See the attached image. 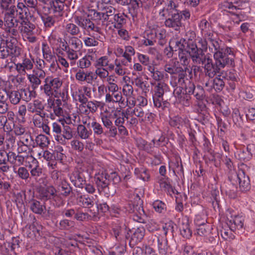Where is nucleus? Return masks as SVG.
<instances>
[{
	"mask_svg": "<svg viewBox=\"0 0 255 255\" xmlns=\"http://www.w3.org/2000/svg\"><path fill=\"white\" fill-rule=\"evenodd\" d=\"M50 1V5L43 6L42 13H40L42 21L46 27L54 26L56 21L63 15L64 3L65 0Z\"/></svg>",
	"mask_w": 255,
	"mask_h": 255,
	"instance_id": "obj_1",
	"label": "nucleus"
},
{
	"mask_svg": "<svg viewBox=\"0 0 255 255\" xmlns=\"http://www.w3.org/2000/svg\"><path fill=\"white\" fill-rule=\"evenodd\" d=\"M214 62L210 56L202 65L206 76L213 78L216 75L223 74L222 70L226 66L234 67L235 59L230 58H220L213 57Z\"/></svg>",
	"mask_w": 255,
	"mask_h": 255,
	"instance_id": "obj_2",
	"label": "nucleus"
},
{
	"mask_svg": "<svg viewBox=\"0 0 255 255\" xmlns=\"http://www.w3.org/2000/svg\"><path fill=\"white\" fill-rule=\"evenodd\" d=\"M93 12L92 18L93 20L97 23L96 24L94 23L89 18H83L82 16H78L74 17V22L87 32L94 31L101 34L102 33V30L104 29L105 26L104 13L103 12H98L95 10Z\"/></svg>",
	"mask_w": 255,
	"mask_h": 255,
	"instance_id": "obj_3",
	"label": "nucleus"
},
{
	"mask_svg": "<svg viewBox=\"0 0 255 255\" xmlns=\"http://www.w3.org/2000/svg\"><path fill=\"white\" fill-rule=\"evenodd\" d=\"M190 11L188 9L183 10H176V12L172 13L164 21L165 26L172 30L179 32L183 26L182 21L190 19Z\"/></svg>",
	"mask_w": 255,
	"mask_h": 255,
	"instance_id": "obj_4",
	"label": "nucleus"
},
{
	"mask_svg": "<svg viewBox=\"0 0 255 255\" xmlns=\"http://www.w3.org/2000/svg\"><path fill=\"white\" fill-rule=\"evenodd\" d=\"M209 50L213 54V57L220 58H230L234 59L235 58V52L233 48L226 47H221L218 41L212 38H208Z\"/></svg>",
	"mask_w": 255,
	"mask_h": 255,
	"instance_id": "obj_5",
	"label": "nucleus"
},
{
	"mask_svg": "<svg viewBox=\"0 0 255 255\" xmlns=\"http://www.w3.org/2000/svg\"><path fill=\"white\" fill-rule=\"evenodd\" d=\"M62 85V82L59 78L49 76L44 79V84L40 86V90L48 98H52L53 96L56 97Z\"/></svg>",
	"mask_w": 255,
	"mask_h": 255,
	"instance_id": "obj_6",
	"label": "nucleus"
},
{
	"mask_svg": "<svg viewBox=\"0 0 255 255\" xmlns=\"http://www.w3.org/2000/svg\"><path fill=\"white\" fill-rule=\"evenodd\" d=\"M38 195L41 200L53 201L57 206H60L63 204V200L57 193L56 189L52 185L40 188Z\"/></svg>",
	"mask_w": 255,
	"mask_h": 255,
	"instance_id": "obj_7",
	"label": "nucleus"
},
{
	"mask_svg": "<svg viewBox=\"0 0 255 255\" xmlns=\"http://www.w3.org/2000/svg\"><path fill=\"white\" fill-rule=\"evenodd\" d=\"M21 49L16 45L14 42L4 40L0 36V55L2 59H5L9 55L14 57H19L21 55Z\"/></svg>",
	"mask_w": 255,
	"mask_h": 255,
	"instance_id": "obj_8",
	"label": "nucleus"
},
{
	"mask_svg": "<svg viewBox=\"0 0 255 255\" xmlns=\"http://www.w3.org/2000/svg\"><path fill=\"white\" fill-rule=\"evenodd\" d=\"M19 29L25 40L26 39L31 43H35L37 41V38L35 35L37 31L36 26L27 19L20 22Z\"/></svg>",
	"mask_w": 255,
	"mask_h": 255,
	"instance_id": "obj_9",
	"label": "nucleus"
},
{
	"mask_svg": "<svg viewBox=\"0 0 255 255\" xmlns=\"http://www.w3.org/2000/svg\"><path fill=\"white\" fill-rule=\"evenodd\" d=\"M188 48L189 55L195 64L202 65L210 56V54H205L202 50L198 49L196 44L193 42H189Z\"/></svg>",
	"mask_w": 255,
	"mask_h": 255,
	"instance_id": "obj_10",
	"label": "nucleus"
},
{
	"mask_svg": "<svg viewBox=\"0 0 255 255\" xmlns=\"http://www.w3.org/2000/svg\"><path fill=\"white\" fill-rule=\"evenodd\" d=\"M94 180L98 191L104 192L106 195L110 194V179L109 174L105 172L98 173L95 174Z\"/></svg>",
	"mask_w": 255,
	"mask_h": 255,
	"instance_id": "obj_11",
	"label": "nucleus"
},
{
	"mask_svg": "<svg viewBox=\"0 0 255 255\" xmlns=\"http://www.w3.org/2000/svg\"><path fill=\"white\" fill-rule=\"evenodd\" d=\"M71 95L73 100L79 103H84L87 102L88 98H92L91 88L87 86L80 87L77 89L72 90Z\"/></svg>",
	"mask_w": 255,
	"mask_h": 255,
	"instance_id": "obj_12",
	"label": "nucleus"
},
{
	"mask_svg": "<svg viewBox=\"0 0 255 255\" xmlns=\"http://www.w3.org/2000/svg\"><path fill=\"white\" fill-rule=\"evenodd\" d=\"M48 41L50 44L59 53L60 52L67 51L69 48L67 43V37L63 39L54 33H52L48 37Z\"/></svg>",
	"mask_w": 255,
	"mask_h": 255,
	"instance_id": "obj_13",
	"label": "nucleus"
},
{
	"mask_svg": "<svg viewBox=\"0 0 255 255\" xmlns=\"http://www.w3.org/2000/svg\"><path fill=\"white\" fill-rule=\"evenodd\" d=\"M255 152V146L254 144H249L247 146H244L237 151L235 156L241 161H249Z\"/></svg>",
	"mask_w": 255,
	"mask_h": 255,
	"instance_id": "obj_14",
	"label": "nucleus"
},
{
	"mask_svg": "<svg viewBox=\"0 0 255 255\" xmlns=\"http://www.w3.org/2000/svg\"><path fill=\"white\" fill-rule=\"evenodd\" d=\"M168 167L169 170H172L173 174L176 177H184L183 166L179 156H175L174 159L168 162Z\"/></svg>",
	"mask_w": 255,
	"mask_h": 255,
	"instance_id": "obj_15",
	"label": "nucleus"
},
{
	"mask_svg": "<svg viewBox=\"0 0 255 255\" xmlns=\"http://www.w3.org/2000/svg\"><path fill=\"white\" fill-rule=\"evenodd\" d=\"M71 183L76 187L83 188L85 184L86 179L83 172L81 169H75L69 175Z\"/></svg>",
	"mask_w": 255,
	"mask_h": 255,
	"instance_id": "obj_16",
	"label": "nucleus"
},
{
	"mask_svg": "<svg viewBox=\"0 0 255 255\" xmlns=\"http://www.w3.org/2000/svg\"><path fill=\"white\" fill-rule=\"evenodd\" d=\"M46 73L44 71L33 69L32 73L27 74V77L32 88L35 89L41 84V79H45Z\"/></svg>",
	"mask_w": 255,
	"mask_h": 255,
	"instance_id": "obj_17",
	"label": "nucleus"
},
{
	"mask_svg": "<svg viewBox=\"0 0 255 255\" xmlns=\"http://www.w3.org/2000/svg\"><path fill=\"white\" fill-rule=\"evenodd\" d=\"M47 108L52 109L54 115L57 117H63L64 114V105L61 99L48 98L47 100Z\"/></svg>",
	"mask_w": 255,
	"mask_h": 255,
	"instance_id": "obj_18",
	"label": "nucleus"
},
{
	"mask_svg": "<svg viewBox=\"0 0 255 255\" xmlns=\"http://www.w3.org/2000/svg\"><path fill=\"white\" fill-rule=\"evenodd\" d=\"M96 78L93 72H85L81 69H79L75 74L76 80L80 83L86 82L88 84H92Z\"/></svg>",
	"mask_w": 255,
	"mask_h": 255,
	"instance_id": "obj_19",
	"label": "nucleus"
},
{
	"mask_svg": "<svg viewBox=\"0 0 255 255\" xmlns=\"http://www.w3.org/2000/svg\"><path fill=\"white\" fill-rule=\"evenodd\" d=\"M151 239L153 241L157 239V247L159 254L160 255H169L171 254L170 248L168 245V241L166 237H156L152 236Z\"/></svg>",
	"mask_w": 255,
	"mask_h": 255,
	"instance_id": "obj_20",
	"label": "nucleus"
},
{
	"mask_svg": "<svg viewBox=\"0 0 255 255\" xmlns=\"http://www.w3.org/2000/svg\"><path fill=\"white\" fill-rule=\"evenodd\" d=\"M74 136L73 131L69 126H63L62 133L58 136H55V140L61 144L65 145L67 141L71 140Z\"/></svg>",
	"mask_w": 255,
	"mask_h": 255,
	"instance_id": "obj_21",
	"label": "nucleus"
},
{
	"mask_svg": "<svg viewBox=\"0 0 255 255\" xmlns=\"http://www.w3.org/2000/svg\"><path fill=\"white\" fill-rule=\"evenodd\" d=\"M223 74H220L216 75L213 79L209 80L205 83V86L209 88V90L214 89L216 91L220 92L223 89L225 86V82L221 78Z\"/></svg>",
	"mask_w": 255,
	"mask_h": 255,
	"instance_id": "obj_22",
	"label": "nucleus"
},
{
	"mask_svg": "<svg viewBox=\"0 0 255 255\" xmlns=\"http://www.w3.org/2000/svg\"><path fill=\"white\" fill-rule=\"evenodd\" d=\"M227 225L233 231L243 228L244 220L242 216L234 215H231L230 218H229V215H227Z\"/></svg>",
	"mask_w": 255,
	"mask_h": 255,
	"instance_id": "obj_23",
	"label": "nucleus"
},
{
	"mask_svg": "<svg viewBox=\"0 0 255 255\" xmlns=\"http://www.w3.org/2000/svg\"><path fill=\"white\" fill-rule=\"evenodd\" d=\"M15 66L18 73L25 74L26 71H30L33 69V64L31 60L24 56L22 57L21 62L15 63Z\"/></svg>",
	"mask_w": 255,
	"mask_h": 255,
	"instance_id": "obj_24",
	"label": "nucleus"
},
{
	"mask_svg": "<svg viewBox=\"0 0 255 255\" xmlns=\"http://www.w3.org/2000/svg\"><path fill=\"white\" fill-rule=\"evenodd\" d=\"M149 0H130L128 7L129 13L133 18L136 17L139 13L141 12V8L144 3Z\"/></svg>",
	"mask_w": 255,
	"mask_h": 255,
	"instance_id": "obj_25",
	"label": "nucleus"
},
{
	"mask_svg": "<svg viewBox=\"0 0 255 255\" xmlns=\"http://www.w3.org/2000/svg\"><path fill=\"white\" fill-rule=\"evenodd\" d=\"M236 176L238 180L240 190L243 192L248 191L250 188V181L245 171L242 170H239Z\"/></svg>",
	"mask_w": 255,
	"mask_h": 255,
	"instance_id": "obj_26",
	"label": "nucleus"
},
{
	"mask_svg": "<svg viewBox=\"0 0 255 255\" xmlns=\"http://www.w3.org/2000/svg\"><path fill=\"white\" fill-rule=\"evenodd\" d=\"M186 73L181 69L179 72L171 77L170 84L173 87H184L185 85Z\"/></svg>",
	"mask_w": 255,
	"mask_h": 255,
	"instance_id": "obj_27",
	"label": "nucleus"
},
{
	"mask_svg": "<svg viewBox=\"0 0 255 255\" xmlns=\"http://www.w3.org/2000/svg\"><path fill=\"white\" fill-rule=\"evenodd\" d=\"M15 10L7 11L4 14L3 28H10L16 27L18 24V20L14 16Z\"/></svg>",
	"mask_w": 255,
	"mask_h": 255,
	"instance_id": "obj_28",
	"label": "nucleus"
},
{
	"mask_svg": "<svg viewBox=\"0 0 255 255\" xmlns=\"http://www.w3.org/2000/svg\"><path fill=\"white\" fill-rule=\"evenodd\" d=\"M95 68H107L112 71L114 69V64L110 63V59L108 56H103L97 58L94 63Z\"/></svg>",
	"mask_w": 255,
	"mask_h": 255,
	"instance_id": "obj_29",
	"label": "nucleus"
},
{
	"mask_svg": "<svg viewBox=\"0 0 255 255\" xmlns=\"http://www.w3.org/2000/svg\"><path fill=\"white\" fill-rule=\"evenodd\" d=\"M97 197L96 195L95 196L88 195H81L78 198V204L84 208H91L95 204H97L96 199Z\"/></svg>",
	"mask_w": 255,
	"mask_h": 255,
	"instance_id": "obj_30",
	"label": "nucleus"
},
{
	"mask_svg": "<svg viewBox=\"0 0 255 255\" xmlns=\"http://www.w3.org/2000/svg\"><path fill=\"white\" fill-rule=\"evenodd\" d=\"M29 206L31 211L34 214L40 215L43 218V215L47 211L44 204H42L39 201L33 199L29 203Z\"/></svg>",
	"mask_w": 255,
	"mask_h": 255,
	"instance_id": "obj_31",
	"label": "nucleus"
},
{
	"mask_svg": "<svg viewBox=\"0 0 255 255\" xmlns=\"http://www.w3.org/2000/svg\"><path fill=\"white\" fill-rule=\"evenodd\" d=\"M147 70L149 72V75L155 81L159 82L168 78L167 74L164 71H159L154 65L149 66Z\"/></svg>",
	"mask_w": 255,
	"mask_h": 255,
	"instance_id": "obj_32",
	"label": "nucleus"
},
{
	"mask_svg": "<svg viewBox=\"0 0 255 255\" xmlns=\"http://www.w3.org/2000/svg\"><path fill=\"white\" fill-rule=\"evenodd\" d=\"M179 228L181 235L184 238L189 239L192 236L188 219L184 218L179 222Z\"/></svg>",
	"mask_w": 255,
	"mask_h": 255,
	"instance_id": "obj_33",
	"label": "nucleus"
},
{
	"mask_svg": "<svg viewBox=\"0 0 255 255\" xmlns=\"http://www.w3.org/2000/svg\"><path fill=\"white\" fill-rule=\"evenodd\" d=\"M78 24L75 22L73 23L72 22L66 23L64 26V35L67 37L70 36H75L81 33V31Z\"/></svg>",
	"mask_w": 255,
	"mask_h": 255,
	"instance_id": "obj_34",
	"label": "nucleus"
},
{
	"mask_svg": "<svg viewBox=\"0 0 255 255\" xmlns=\"http://www.w3.org/2000/svg\"><path fill=\"white\" fill-rule=\"evenodd\" d=\"M57 184L58 187L56 190L61 197V195L65 197L68 196L71 192L72 187L64 178H60V182Z\"/></svg>",
	"mask_w": 255,
	"mask_h": 255,
	"instance_id": "obj_35",
	"label": "nucleus"
},
{
	"mask_svg": "<svg viewBox=\"0 0 255 255\" xmlns=\"http://www.w3.org/2000/svg\"><path fill=\"white\" fill-rule=\"evenodd\" d=\"M45 106L42 101L35 100L32 103H29L27 106V111L31 114H37L43 111Z\"/></svg>",
	"mask_w": 255,
	"mask_h": 255,
	"instance_id": "obj_36",
	"label": "nucleus"
},
{
	"mask_svg": "<svg viewBox=\"0 0 255 255\" xmlns=\"http://www.w3.org/2000/svg\"><path fill=\"white\" fill-rule=\"evenodd\" d=\"M112 24L115 28H122L123 25L126 23L127 15L123 13L117 12L114 16V17L111 21Z\"/></svg>",
	"mask_w": 255,
	"mask_h": 255,
	"instance_id": "obj_37",
	"label": "nucleus"
},
{
	"mask_svg": "<svg viewBox=\"0 0 255 255\" xmlns=\"http://www.w3.org/2000/svg\"><path fill=\"white\" fill-rule=\"evenodd\" d=\"M16 15L21 20L27 19L28 15V8L23 2L18 1L17 2L16 8L15 7V12Z\"/></svg>",
	"mask_w": 255,
	"mask_h": 255,
	"instance_id": "obj_38",
	"label": "nucleus"
},
{
	"mask_svg": "<svg viewBox=\"0 0 255 255\" xmlns=\"http://www.w3.org/2000/svg\"><path fill=\"white\" fill-rule=\"evenodd\" d=\"M134 200H135V201L137 202V204H135V203H134L133 204H132V207H130L131 205L129 204L128 205L129 206V209H127V211L129 213H138L140 215H141L142 214H144V211L142 207L141 206L142 203V201L141 200L140 197L137 194H136L135 197L134 198Z\"/></svg>",
	"mask_w": 255,
	"mask_h": 255,
	"instance_id": "obj_39",
	"label": "nucleus"
},
{
	"mask_svg": "<svg viewBox=\"0 0 255 255\" xmlns=\"http://www.w3.org/2000/svg\"><path fill=\"white\" fill-rule=\"evenodd\" d=\"M67 43L69 48L80 50L82 47L83 44L82 41L76 36L67 37Z\"/></svg>",
	"mask_w": 255,
	"mask_h": 255,
	"instance_id": "obj_40",
	"label": "nucleus"
},
{
	"mask_svg": "<svg viewBox=\"0 0 255 255\" xmlns=\"http://www.w3.org/2000/svg\"><path fill=\"white\" fill-rule=\"evenodd\" d=\"M188 43H187L185 39L183 38L173 39L169 42V44L172 45L175 51L177 50L180 51L185 49V47L186 45L188 46Z\"/></svg>",
	"mask_w": 255,
	"mask_h": 255,
	"instance_id": "obj_41",
	"label": "nucleus"
},
{
	"mask_svg": "<svg viewBox=\"0 0 255 255\" xmlns=\"http://www.w3.org/2000/svg\"><path fill=\"white\" fill-rule=\"evenodd\" d=\"M168 86L164 82H160L155 86L153 95L158 97H163L164 93L168 92Z\"/></svg>",
	"mask_w": 255,
	"mask_h": 255,
	"instance_id": "obj_42",
	"label": "nucleus"
},
{
	"mask_svg": "<svg viewBox=\"0 0 255 255\" xmlns=\"http://www.w3.org/2000/svg\"><path fill=\"white\" fill-rule=\"evenodd\" d=\"M145 230L143 227H139L134 230L131 240L135 244L139 243L143 238Z\"/></svg>",
	"mask_w": 255,
	"mask_h": 255,
	"instance_id": "obj_43",
	"label": "nucleus"
},
{
	"mask_svg": "<svg viewBox=\"0 0 255 255\" xmlns=\"http://www.w3.org/2000/svg\"><path fill=\"white\" fill-rule=\"evenodd\" d=\"M92 60L93 56L92 55L86 54L78 61L77 66L81 69H87L91 66Z\"/></svg>",
	"mask_w": 255,
	"mask_h": 255,
	"instance_id": "obj_44",
	"label": "nucleus"
},
{
	"mask_svg": "<svg viewBox=\"0 0 255 255\" xmlns=\"http://www.w3.org/2000/svg\"><path fill=\"white\" fill-rule=\"evenodd\" d=\"M181 69V68H178L177 66L176 62L173 60L169 61L164 66V71L170 75L177 74Z\"/></svg>",
	"mask_w": 255,
	"mask_h": 255,
	"instance_id": "obj_45",
	"label": "nucleus"
},
{
	"mask_svg": "<svg viewBox=\"0 0 255 255\" xmlns=\"http://www.w3.org/2000/svg\"><path fill=\"white\" fill-rule=\"evenodd\" d=\"M21 97V99L26 102H30L31 99L35 97V92L30 90L29 88L21 89L19 90Z\"/></svg>",
	"mask_w": 255,
	"mask_h": 255,
	"instance_id": "obj_46",
	"label": "nucleus"
},
{
	"mask_svg": "<svg viewBox=\"0 0 255 255\" xmlns=\"http://www.w3.org/2000/svg\"><path fill=\"white\" fill-rule=\"evenodd\" d=\"M77 131L79 137L82 139H87L92 135V131L91 129L88 130L86 127L83 125H79L77 128Z\"/></svg>",
	"mask_w": 255,
	"mask_h": 255,
	"instance_id": "obj_47",
	"label": "nucleus"
},
{
	"mask_svg": "<svg viewBox=\"0 0 255 255\" xmlns=\"http://www.w3.org/2000/svg\"><path fill=\"white\" fill-rule=\"evenodd\" d=\"M42 52L43 58L48 62L53 61L55 58L51 50L46 42L42 43Z\"/></svg>",
	"mask_w": 255,
	"mask_h": 255,
	"instance_id": "obj_48",
	"label": "nucleus"
},
{
	"mask_svg": "<svg viewBox=\"0 0 255 255\" xmlns=\"http://www.w3.org/2000/svg\"><path fill=\"white\" fill-rule=\"evenodd\" d=\"M6 94L11 104L15 105L19 103L21 97L19 90L8 91Z\"/></svg>",
	"mask_w": 255,
	"mask_h": 255,
	"instance_id": "obj_49",
	"label": "nucleus"
},
{
	"mask_svg": "<svg viewBox=\"0 0 255 255\" xmlns=\"http://www.w3.org/2000/svg\"><path fill=\"white\" fill-rule=\"evenodd\" d=\"M36 146L41 148H47L50 143L49 138L44 134H39L35 138Z\"/></svg>",
	"mask_w": 255,
	"mask_h": 255,
	"instance_id": "obj_50",
	"label": "nucleus"
},
{
	"mask_svg": "<svg viewBox=\"0 0 255 255\" xmlns=\"http://www.w3.org/2000/svg\"><path fill=\"white\" fill-rule=\"evenodd\" d=\"M152 99L154 107L157 108H161L164 110L168 107L169 103L166 101H163V97L157 96L152 95Z\"/></svg>",
	"mask_w": 255,
	"mask_h": 255,
	"instance_id": "obj_51",
	"label": "nucleus"
},
{
	"mask_svg": "<svg viewBox=\"0 0 255 255\" xmlns=\"http://www.w3.org/2000/svg\"><path fill=\"white\" fill-rule=\"evenodd\" d=\"M13 172L16 174L17 176L21 179L27 180L30 178V174L26 168L23 166L18 167L17 170L13 169Z\"/></svg>",
	"mask_w": 255,
	"mask_h": 255,
	"instance_id": "obj_52",
	"label": "nucleus"
},
{
	"mask_svg": "<svg viewBox=\"0 0 255 255\" xmlns=\"http://www.w3.org/2000/svg\"><path fill=\"white\" fill-rule=\"evenodd\" d=\"M80 50L68 48L67 51H65L67 57L70 60L71 66H74L75 64L76 61L78 59V51Z\"/></svg>",
	"mask_w": 255,
	"mask_h": 255,
	"instance_id": "obj_53",
	"label": "nucleus"
},
{
	"mask_svg": "<svg viewBox=\"0 0 255 255\" xmlns=\"http://www.w3.org/2000/svg\"><path fill=\"white\" fill-rule=\"evenodd\" d=\"M16 0H0V7L3 10L13 11L15 10L14 5Z\"/></svg>",
	"mask_w": 255,
	"mask_h": 255,
	"instance_id": "obj_54",
	"label": "nucleus"
},
{
	"mask_svg": "<svg viewBox=\"0 0 255 255\" xmlns=\"http://www.w3.org/2000/svg\"><path fill=\"white\" fill-rule=\"evenodd\" d=\"M156 41L160 45H164L166 42V30L164 29H155Z\"/></svg>",
	"mask_w": 255,
	"mask_h": 255,
	"instance_id": "obj_55",
	"label": "nucleus"
},
{
	"mask_svg": "<svg viewBox=\"0 0 255 255\" xmlns=\"http://www.w3.org/2000/svg\"><path fill=\"white\" fill-rule=\"evenodd\" d=\"M134 174L138 178L142 179L144 181H148L150 177L149 174L147 170L143 168H135Z\"/></svg>",
	"mask_w": 255,
	"mask_h": 255,
	"instance_id": "obj_56",
	"label": "nucleus"
},
{
	"mask_svg": "<svg viewBox=\"0 0 255 255\" xmlns=\"http://www.w3.org/2000/svg\"><path fill=\"white\" fill-rule=\"evenodd\" d=\"M211 143L208 140L205 139L203 145V148L205 152L210 155L209 159L210 161H215V153L211 147Z\"/></svg>",
	"mask_w": 255,
	"mask_h": 255,
	"instance_id": "obj_57",
	"label": "nucleus"
},
{
	"mask_svg": "<svg viewBox=\"0 0 255 255\" xmlns=\"http://www.w3.org/2000/svg\"><path fill=\"white\" fill-rule=\"evenodd\" d=\"M91 126L93 129L94 134L98 136L101 137L104 134V128L99 123L94 120L91 124Z\"/></svg>",
	"mask_w": 255,
	"mask_h": 255,
	"instance_id": "obj_58",
	"label": "nucleus"
},
{
	"mask_svg": "<svg viewBox=\"0 0 255 255\" xmlns=\"http://www.w3.org/2000/svg\"><path fill=\"white\" fill-rule=\"evenodd\" d=\"M75 226L73 221L64 219L61 220L59 223V228L61 230H70Z\"/></svg>",
	"mask_w": 255,
	"mask_h": 255,
	"instance_id": "obj_59",
	"label": "nucleus"
},
{
	"mask_svg": "<svg viewBox=\"0 0 255 255\" xmlns=\"http://www.w3.org/2000/svg\"><path fill=\"white\" fill-rule=\"evenodd\" d=\"M70 145L72 150L82 152L84 149V144L78 139H73L70 141Z\"/></svg>",
	"mask_w": 255,
	"mask_h": 255,
	"instance_id": "obj_60",
	"label": "nucleus"
},
{
	"mask_svg": "<svg viewBox=\"0 0 255 255\" xmlns=\"http://www.w3.org/2000/svg\"><path fill=\"white\" fill-rule=\"evenodd\" d=\"M17 142L31 147H35V142H33V138L29 133H25Z\"/></svg>",
	"mask_w": 255,
	"mask_h": 255,
	"instance_id": "obj_61",
	"label": "nucleus"
},
{
	"mask_svg": "<svg viewBox=\"0 0 255 255\" xmlns=\"http://www.w3.org/2000/svg\"><path fill=\"white\" fill-rule=\"evenodd\" d=\"M152 205L154 210L159 213H164L166 210V205L159 200L154 201Z\"/></svg>",
	"mask_w": 255,
	"mask_h": 255,
	"instance_id": "obj_62",
	"label": "nucleus"
},
{
	"mask_svg": "<svg viewBox=\"0 0 255 255\" xmlns=\"http://www.w3.org/2000/svg\"><path fill=\"white\" fill-rule=\"evenodd\" d=\"M219 7L222 10L228 11V10H231L233 11L234 9H237V7L233 4V1H230L229 0H223L219 4Z\"/></svg>",
	"mask_w": 255,
	"mask_h": 255,
	"instance_id": "obj_63",
	"label": "nucleus"
},
{
	"mask_svg": "<svg viewBox=\"0 0 255 255\" xmlns=\"http://www.w3.org/2000/svg\"><path fill=\"white\" fill-rule=\"evenodd\" d=\"M189 54L188 52V49H183L182 51L178 52V57L180 63L183 65H187L189 62Z\"/></svg>",
	"mask_w": 255,
	"mask_h": 255,
	"instance_id": "obj_64",
	"label": "nucleus"
}]
</instances>
